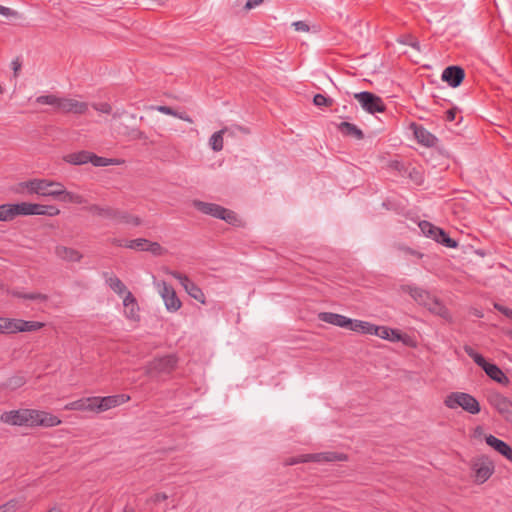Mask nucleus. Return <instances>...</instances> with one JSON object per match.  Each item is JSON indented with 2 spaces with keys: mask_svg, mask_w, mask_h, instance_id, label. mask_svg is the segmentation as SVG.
I'll return each instance as SVG.
<instances>
[{
  "mask_svg": "<svg viewBox=\"0 0 512 512\" xmlns=\"http://www.w3.org/2000/svg\"><path fill=\"white\" fill-rule=\"evenodd\" d=\"M17 319L0 317V334H15Z\"/></svg>",
  "mask_w": 512,
  "mask_h": 512,
  "instance_id": "obj_33",
  "label": "nucleus"
},
{
  "mask_svg": "<svg viewBox=\"0 0 512 512\" xmlns=\"http://www.w3.org/2000/svg\"><path fill=\"white\" fill-rule=\"evenodd\" d=\"M58 200L78 205L85 204L87 202L86 198L83 195L66 190L63 184L60 189V195L58 196Z\"/></svg>",
  "mask_w": 512,
  "mask_h": 512,
  "instance_id": "obj_26",
  "label": "nucleus"
},
{
  "mask_svg": "<svg viewBox=\"0 0 512 512\" xmlns=\"http://www.w3.org/2000/svg\"><path fill=\"white\" fill-rule=\"evenodd\" d=\"M309 459H311V462H335V461H345V460H347V456L342 453L328 451V452L309 454Z\"/></svg>",
  "mask_w": 512,
  "mask_h": 512,
  "instance_id": "obj_24",
  "label": "nucleus"
},
{
  "mask_svg": "<svg viewBox=\"0 0 512 512\" xmlns=\"http://www.w3.org/2000/svg\"><path fill=\"white\" fill-rule=\"evenodd\" d=\"M347 329L354 331V332L361 333V334H366V335H372L373 332L376 331V329H374V324H372L368 321H362V320L351 319V318H349V323H348Z\"/></svg>",
  "mask_w": 512,
  "mask_h": 512,
  "instance_id": "obj_25",
  "label": "nucleus"
},
{
  "mask_svg": "<svg viewBox=\"0 0 512 512\" xmlns=\"http://www.w3.org/2000/svg\"><path fill=\"white\" fill-rule=\"evenodd\" d=\"M88 103L74 98H61L58 110L63 113L82 115L88 111Z\"/></svg>",
  "mask_w": 512,
  "mask_h": 512,
  "instance_id": "obj_15",
  "label": "nucleus"
},
{
  "mask_svg": "<svg viewBox=\"0 0 512 512\" xmlns=\"http://www.w3.org/2000/svg\"><path fill=\"white\" fill-rule=\"evenodd\" d=\"M90 153L88 151H79L67 154L63 157V160L72 165H82L89 162Z\"/></svg>",
  "mask_w": 512,
  "mask_h": 512,
  "instance_id": "obj_30",
  "label": "nucleus"
},
{
  "mask_svg": "<svg viewBox=\"0 0 512 512\" xmlns=\"http://www.w3.org/2000/svg\"><path fill=\"white\" fill-rule=\"evenodd\" d=\"M15 217H17V215L14 204L0 205V221H12Z\"/></svg>",
  "mask_w": 512,
  "mask_h": 512,
  "instance_id": "obj_38",
  "label": "nucleus"
},
{
  "mask_svg": "<svg viewBox=\"0 0 512 512\" xmlns=\"http://www.w3.org/2000/svg\"><path fill=\"white\" fill-rule=\"evenodd\" d=\"M116 221L130 224L132 226H140L142 224V219L139 216L129 214L124 211L117 210Z\"/></svg>",
  "mask_w": 512,
  "mask_h": 512,
  "instance_id": "obj_34",
  "label": "nucleus"
},
{
  "mask_svg": "<svg viewBox=\"0 0 512 512\" xmlns=\"http://www.w3.org/2000/svg\"><path fill=\"white\" fill-rule=\"evenodd\" d=\"M106 283L108 286L117 294L122 295L127 293V288L125 284L116 276L110 275L106 278Z\"/></svg>",
  "mask_w": 512,
  "mask_h": 512,
  "instance_id": "obj_37",
  "label": "nucleus"
},
{
  "mask_svg": "<svg viewBox=\"0 0 512 512\" xmlns=\"http://www.w3.org/2000/svg\"><path fill=\"white\" fill-rule=\"evenodd\" d=\"M401 250H402L405 254H407V255L415 256V257H417V258H422V257H423V254H422V253H420V252H418V251H416V250H413V249H411V248H409V247H402V248H401Z\"/></svg>",
  "mask_w": 512,
  "mask_h": 512,
  "instance_id": "obj_53",
  "label": "nucleus"
},
{
  "mask_svg": "<svg viewBox=\"0 0 512 512\" xmlns=\"http://www.w3.org/2000/svg\"><path fill=\"white\" fill-rule=\"evenodd\" d=\"M19 69H20V64L18 62H13V70H14L15 74H17Z\"/></svg>",
  "mask_w": 512,
  "mask_h": 512,
  "instance_id": "obj_62",
  "label": "nucleus"
},
{
  "mask_svg": "<svg viewBox=\"0 0 512 512\" xmlns=\"http://www.w3.org/2000/svg\"><path fill=\"white\" fill-rule=\"evenodd\" d=\"M485 441L487 445L512 463V448L506 442L493 435H487Z\"/></svg>",
  "mask_w": 512,
  "mask_h": 512,
  "instance_id": "obj_18",
  "label": "nucleus"
},
{
  "mask_svg": "<svg viewBox=\"0 0 512 512\" xmlns=\"http://www.w3.org/2000/svg\"><path fill=\"white\" fill-rule=\"evenodd\" d=\"M494 307H495V309H497L499 312H501L505 316H507L509 318H512V309L504 307V306H502L500 304H495Z\"/></svg>",
  "mask_w": 512,
  "mask_h": 512,
  "instance_id": "obj_52",
  "label": "nucleus"
},
{
  "mask_svg": "<svg viewBox=\"0 0 512 512\" xmlns=\"http://www.w3.org/2000/svg\"><path fill=\"white\" fill-rule=\"evenodd\" d=\"M455 117H456V109H449L448 111H446V120L447 121H454L455 120Z\"/></svg>",
  "mask_w": 512,
  "mask_h": 512,
  "instance_id": "obj_56",
  "label": "nucleus"
},
{
  "mask_svg": "<svg viewBox=\"0 0 512 512\" xmlns=\"http://www.w3.org/2000/svg\"><path fill=\"white\" fill-rule=\"evenodd\" d=\"M34 215L57 216L60 214V209L55 205H42L35 203Z\"/></svg>",
  "mask_w": 512,
  "mask_h": 512,
  "instance_id": "obj_36",
  "label": "nucleus"
},
{
  "mask_svg": "<svg viewBox=\"0 0 512 512\" xmlns=\"http://www.w3.org/2000/svg\"><path fill=\"white\" fill-rule=\"evenodd\" d=\"M168 499V495L166 493H156L152 500L155 502V503H158V502H162V501H165Z\"/></svg>",
  "mask_w": 512,
  "mask_h": 512,
  "instance_id": "obj_55",
  "label": "nucleus"
},
{
  "mask_svg": "<svg viewBox=\"0 0 512 512\" xmlns=\"http://www.w3.org/2000/svg\"><path fill=\"white\" fill-rule=\"evenodd\" d=\"M465 71L459 66H449L442 73V80L447 82L451 87H458L464 80Z\"/></svg>",
  "mask_w": 512,
  "mask_h": 512,
  "instance_id": "obj_16",
  "label": "nucleus"
},
{
  "mask_svg": "<svg viewBox=\"0 0 512 512\" xmlns=\"http://www.w3.org/2000/svg\"><path fill=\"white\" fill-rule=\"evenodd\" d=\"M411 128L413 129L415 138L420 144L431 147L436 143V137L424 127L413 123Z\"/></svg>",
  "mask_w": 512,
  "mask_h": 512,
  "instance_id": "obj_22",
  "label": "nucleus"
},
{
  "mask_svg": "<svg viewBox=\"0 0 512 512\" xmlns=\"http://www.w3.org/2000/svg\"><path fill=\"white\" fill-rule=\"evenodd\" d=\"M354 98L359 102L363 110L369 114L383 113L386 105L381 97L368 91L354 94Z\"/></svg>",
  "mask_w": 512,
  "mask_h": 512,
  "instance_id": "obj_7",
  "label": "nucleus"
},
{
  "mask_svg": "<svg viewBox=\"0 0 512 512\" xmlns=\"http://www.w3.org/2000/svg\"><path fill=\"white\" fill-rule=\"evenodd\" d=\"M86 210L94 216L115 220L118 209H115L110 206H100L98 204H92L88 206Z\"/></svg>",
  "mask_w": 512,
  "mask_h": 512,
  "instance_id": "obj_23",
  "label": "nucleus"
},
{
  "mask_svg": "<svg viewBox=\"0 0 512 512\" xmlns=\"http://www.w3.org/2000/svg\"><path fill=\"white\" fill-rule=\"evenodd\" d=\"M305 462H311V459H309V454L289 458L286 460L285 463H286V465H294V464L305 463Z\"/></svg>",
  "mask_w": 512,
  "mask_h": 512,
  "instance_id": "obj_46",
  "label": "nucleus"
},
{
  "mask_svg": "<svg viewBox=\"0 0 512 512\" xmlns=\"http://www.w3.org/2000/svg\"><path fill=\"white\" fill-rule=\"evenodd\" d=\"M464 351L492 380L503 386H507L510 383L509 378L497 365L488 363L486 359L471 346H464Z\"/></svg>",
  "mask_w": 512,
  "mask_h": 512,
  "instance_id": "obj_3",
  "label": "nucleus"
},
{
  "mask_svg": "<svg viewBox=\"0 0 512 512\" xmlns=\"http://www.w3.org/2000/svg\"><path fill=\"white\" fill-rule=\"evenodd\" d=\"M47 512H60V511L58 510V508L53 507V508L49 509Z\"/></svg>",
  "mask_w": 512,
  "mask_h": 512,
  "instance_id": "obj_64",
  "label": "nucleus"
},
{
  "mask_svg": "<svg viewBox=\"0 0 512 512\" xmlns=\"http://www.w3.org/2000/svg\"><path fill=\"white\" fill-rule=\"evenodd\" d=\"M54 252L59 259L67 262H80L83 258L80 251L64 245H57Z\"/></svg>",
  "mask_w": 512,
  "mask_h": 512,
  "instance_id": "obj_19",
  "label": "nucleus"
},
{
  "mask_svg": "<svg viewBox=\"0 0 512 512\" xmlns=\"http://www.w3.org/2000/svg\"><path fill=\"white\" fill-rule=\"evenodd\" d=\"M193 205L200 212L211 215L215 218L225 220L228 223H233L237 219L236 214L233 211H230L217 204L194 201Z\"/></svg>",
  "mask_w": 512,
  "mask_h": 512,
  "instance_id": "obj_8",
  "label": "nucleus"
},
{
  "mask_svg": "<svg viewBox=\"0 0 512 512\" xmlns=\"http://www.w3.org/2000/svg\"><path fill=\"white\" fill-rule=\"evenodd\" d=\"M123 305H124L125 316L130 320L138 321L140 318L139 306L137 304L135 297L132 295L131 292L126 293L124 300H123Z\"/></svg>",
  "mask_w": 512,
  "mask_h": 512,
  "instance_id": "obj_20",
  "label": "nucleus"
},
{
  "mask_svg": "<svg viewBox=\"0 0 512 512\" xmlns=\"http://www.w3.org/2000/svg\"><path fill=\"white\" fill-rule=\"evenodd\" d=\"M177 365V358L174 355H166L160 358H155L146 367L145 372L147 375L154 373H171Z\"/></svg>",
  "mask_w": 512,
  "mask_h": 512,
  "instance_id": "obj_10",
  "label": "nucleus"
},
{
  "mask_svg": "<svg viewBox=\"0 0 512 512\" xmlns=\"http://www.w3.org/2000/svg\"><path fill=\"white\" fill-rule=\"evenodd\" d=\"M419 228L424 235L430 237L449 248L457 247V242L450 238L442 229L432 225L428 221H422L419 223Z\"/></svg>",
  "mask_w": 512,
  "mask_h": 512,
  "instance_id": "obj_9",
  "label": "nucleus"
},
{
  "mask_svg": "<svg viewBox=\"0 0 512 512\" xmlns=\"http://www.w3.org/2000/svg\"><path fill=\"white\" fill-rule=\"evenodd\" d=\"M313 103L318 107H330L333 105L334 100L332 98L326 97L323 94H316L313 98Z\"/></svg>",
  "mask_w": 512,
  "mask_h": 512,
  "instance_id": "obj_42",
  "label": "nucleus"
},
{
  "mask_svg": "<svg viewBox=\"0 0 512 512\" xmlns=\"http://www.w3.org/2000/svg\"><path fill=\"white\" fill-rule=\"evenodd\" d=\"M152 109L157 110L158 112L163 113L165 115H169V116H173V117L176 115V110H174L170 106L160 105V106H154V107H152Z\"/></svg>",
  "mask_w": 512,
  "mask_h": 512,
  "instance_id": "obj_47",
  "label": "nucleus"
},
{
  "mask_svg": "<svg viewBox=\"0 0 512 512\" xmlns=\"http://www.w3.org/2000/svg\"><path fill=\"white\" fill-rule=\"evenodd\" d=\"M12 295L15 296V297H18V298H23V293H19V292H12Z\"/></svg>",
  "mask_w": 512,
  "mask_h": 512,
  "instance_id": "obj_63",
  "label": "nucleus"
},
{
  "mask_svg": "<svg viewBox=\"0 0 512 512\" xmlns=\"http://www.w3.org/2000/svg\"><path fill=\"white\" fill-rule=\"evenodd\" d=\"M375 332L372 335L379 336L382 339H387L391 341H399L401 339V335L398 330L391 329L386 326H377L374 325Z\"/></svg>",
  "mask_w": 512,
  "mask_h": 512,
  "instance_id": "obj_28",
  "label": "nucleus"
},
{
  "mask_svg": "<svg viewBox=\"0 0 512 512\" xmlns=\"http://www.w3.org/2000/svg\"><path fill=\"white\" fill-rule=\"evenodd\" d=\"M92 107L103 114H111L112 113V106L107 102H100V103H94L92 104Z\"/></svg>",
  "mask_w": 512,
  "mask_h": 512,
  "instance_id": "obj_45",
  "label": "nucleus"
},
{
  "mask_svg": "<svg viewBox=\"0 0 512 512\" xmlns=\"http://www.w3.org/2000/svg\"><path fill=\"white\" fill-rule=\"evenodd\" d=\"M0 421L12 426L26 427H55L61 424V420L45 411L36 409H18L6 411L1 414Z\"/></svg>",
  "mask_w": 512,
  "mask_h": 512,
  "instance_id": "obj_1",
  "label": "nucleus"
},
{
  "mask_svg": "<svg viewBox=\"0 0 512 512\" xmlns=\"http://www.w3.org/2000/svg\"><path fill=\"white\" fill-rule=\"evenodd\" d=\"M263 2H264V0H247L246 4L244 6V10H246V11L252 10V9L258 7L259 5H261Z\"/></svg>",
  "mask_w": 512,
  "mask_h": 512,
  "instance_id": "obj_50",
  "label": "nucleus"
},
{
  "mask_svg": "<svg viewBox=\"0 0 512 512\" xmlns=\"http://www.w3.org/2000/svg\"><path fill=\"white\" fill-rule=\"evenodd\" d=\"M24 299L45 301L47 296L41 293H30L23 295Z\"/></svg>",
  "mask_w": 512,
  "mask_h": 512,
  "instance_id": "obj_49",
  "label": "nucleus"
},
{
  "mask_svg": "<svg viewBox=\"0 0 512 512\" xmlns=\"http://www.w3.org/2000/svg\"><path fill=\"white\" fill-rule=\"evenodd\" d=\"M318 319L325 323H328V324H331V325H334L337 327H341V328H346V329H347L348 323H349L348 317L341 315V314L332 313V312H320L318 314Z\"/></svg>",
  "mask_w": 512,
  "mask_h": 512,
  "instance_id": "obj_21",
  "label": "nucleus"
},
{
  "mask_svg": "<svg viewBox=\"0 0 512 512\" xmlns=\"http://www.w3.org/2000/svg\"><path fill=\"white\" fill-rule=\"evenodd\" d=\"M0 14L7 16L10 14V9L0 5Z\"/></svg>",
  "mask_w": 512,
  "mask_h": 512,
  "instance_id": "obj_58",
  "label": "nucleus"
},
{
  "mask_svg": "<svg viewBox=\"0 0 512 512\" xmlns=\"http://www.w3.org/2000/svg\"><path fill=\"white\" fill-rule=\"evenodd\" d=\"M148 245V240L145 238H138L134 240L125 241V247L129 249L146 251Z\"/></svg>",
  "mask_w": 512,
  "mask_h": 512,
  "instance_id": "obj_41",
  "label": "nucleus"
},
{
  "mask_svg": "<svg viewBox=\"0 0 512 512\" xmlns=\"http://www.w3.org/2000/svg\"><path fill=\"white\" fill-rule=\"evenodd\" d=\"M228 132V128L225 127L215 133H213L209 139V146L214 152H219L224 147V134Z\"/></svg>",
  "mask_w": 512,
  "mask_h": 512,
  "instance_id": "obj_32",
  "label": "nucleus"
},
{
  "mask_svg": "<svg viewBox=\"0 0 512 512\" xmlns=\"http://www.w3.org/2000/svg\"><path fill=\"white\" fill-rule=\"evenodd\" d=\"M45 326L44 323L39 321H26L23 319H17L16 333L19 332H33L40 330Z\"/></svg>",
  "mask_w": 512,
  "mask_h": 512,
  "instance_id": "obj_31",
  "label": "nucleus"
},
{
  "mask_svg": "<svg viewBox=\"0 0 512 512\" xmlns=\"http://www.w3.org/2000/svg\"><path fill=\"white\" fill-rule=\"evenodd\" d=\"M147 138H148V137H147V135H146L143 131H140V132L138 133V137H137V139H136V140H143V141H146V140H147Z\"/></svg>",
  "mask_w": 512,
  "mask_h": 512,
  "instance_id": "obj_61",
  "label": "nucleus"
},
{
  "mask_svg": "<svg viewBox=\"0 0 512 512\" xmlns=\"http://www.w3.org/2000/svg\"><path fill=\"white\" fill-rule=\"evenodd\" d=\"M175 118H178V119H181L185 122H188V123H193V119L187 115L186 113H180V112H177L176 111V115L174 116Z\"/></svg>",
  "mask_w": 512,
  "mask_h": 512,
  "instance_id": "obj_54",
  "label": "nucleus"
},
{
  "mask_svg": "<svg viewBox=\"0 0 512 512\" xmlns=\"http://www.w3.org/2000/svg\"><path fill=\"white\" fill-rule=\"evenodd\" d=\"M406 43L411 45L416 50H420V44L417 40H413L412 42H406Z\"/></svg>",
  "mask_w": 512,
  "mask_h": 512,
  "instance_id": "obj_59",
  "label": "nucleus"
},
{
  "mask_svg": "<svg viewBox=\"0 0 512 512\" xmlns=\"http://www.w3.org/2000/svg\"><path fill=\"white\" fill-rule=\"evenodd\" d=\"M15 205V211L17 216H30L34 215L35 211V203H29V202H21L16 203Z\"/></svg>",
  "mask_w": 512,
  "mask_h": 512,
  "instance_id": "obj_39",
  "label": "nucleus"
},
{
  "mask_svg": "<svg viewBox=\"0 0 512 512\" xmlns=\"http://www.w3.org/2000/svg\"><path fill=\"white\" fill-rule=\"evenodd\" d=\"M338 130L344 136H350L357 140H361L364 138L363 132L356 125L349 123V122H341L338 125Z\"/></svg>",
  "mask_w": 512,
  "mask_h": 512,
  "instance_id": "obj_29",
  "label": "nucleus"
},
{
  "mask_svg": "<svg viewBox=\"0 0 512 512\" xmlns=\"http://www.w3.org/2000/svg\"><path fill=\"white\" fill-rule=\"evenodd\" d=\"M399 290L402 293L409 294L418 304L427 307L434 298L428 291L412 285H401Z\"/></svg>",
  "mask_w": 512,
  "mask_h": 512,
  "instance_id": "obj_14",
  "label": "nucleus"
},
{
  "mask_svg": "<svg viewBox=\"0 0 512 512\" xmlns=\"http://www.w3.org/2000/svg\"><path fill=\"white\" fill-rule=\"evenodd\" d=\"M444 404L449 409L461 407L470 414H478L481 411L478 400L471 394L465 392H452L446 396Z\"/></svg>",
  "mask_w": 512,
  "mask_h": 512,
  "instance_id": "obj_4",
  "label": "nucleus"
},
{
  "mask_svg": "<svg viewBox=\"0 0 512 512\" xmlns=\"http://www.w3.org/2000/svg\"><path fill=\"white\" fill-rule=\"evenodd\" d=\"M296 31L308 32L310 30L308 24L304 21H296L292 24Z\"/></svg>",
  "mask_w": 512,
  "mask_h": 512,
  "instance_id": "obj_48",
  "label": "nucleus"
},
{
  "mask_svg": "<svg viewBox=\"0 0 512 512\" xmlns=\"http://www.w3.org/2000/svg\"><path fill=\"white\" fill-rule=\"evenodd\" d=\"M90 160L89 162L92 163L95 167H105L110 165H119L121 163L118 159L113 158H105L101 156H97L94 153H90Z\"/></svg>",
  "mask_w": 512,
  "mask_h": 512,
  "instance_id": "obj_35",
  "label": "nucleus"
},
{
  "mask_svg": "<svg viewBox=\"0 0 512 512\" xmlns=\"http://www.w3.org/2000/svg\"><path fill=\"white\" fill-rule=\"evenodd\" d=\"M487 401L503 419L512 425V400L498 391H491L487 396Z\"/></svg>",
  "mask_w": 512,
  "mask_h": 512,
  "instance_id": "obj_6",
  "label": "nucleus"
},
{
  "mask_svg": "<svg viewBox=\"0 0 512 512\" xmlns=\"http://www.w3.org/2000/svg\"><path fill=\"white\" fill-rule=\"evenodd\" d=\"M64 409L69 411H88L97 413L96 396L81 398L67 403L64 406Z\"/></svg>",
  "mask_w": 512,
  "mask_h": 512,
  "instance_id": "obj_17",
  "label": "nucleus"
},
{
  "mask_svg": "<svg viewBox=\"0 0 512 512\" xmlns=\"http://www.w3.org/2000/svg\"><path fill=\"white\" fill-rule=\"evenodd\" d=\"M169 274L179 280L180 284L183 286L185 291L195 300L199 301L202 304L206 303V297L203 291L186 275H183L177 271H169Z\"/></svg>",
  "mask_w": 512,
  "mask_h": 512,
  "instance_id": "obj_11",
  "label": "nucleus"
},
{
  "mask_svg": "<svg viewBox=\"0 0 512 512\" xmlns=\"http://www.w3.org/2000/svg\"><path fill=\"white\" fill-rule=\"evenodd\" d=\"M146 249V251L152 253L155 256L163 255L166 252V250L158 242H151L149 240Z\"/></svg>",
  "mask_w": 512,
  "mask_h": 512,
  "instance_id": "obj_43",
  "label": "nucleus"
},
{
  "mask_svg": "<svg viewBox=\"0 0 512 512\" xmlns=\"http://www.w3.org/2000/svg\"><path fill=\"white\" fill-rule=\"evenodd\" d=\"M22 186L30 194L58 199L62 183L44 178H35L22 183Z\"/></svg>",
  "mask_w": 512,
  "mask_h": 512,
  "instance_id": "obj_2",
  "label": "nucleus"
},
{
  "mask_svg": "<svg viewBox=\"0 0 512 512\" xmlns=\"http://www.w3.org/2000/svg\"><path fill=\"white\" fill-rule=\"evenodd\" d=\"M18 509V501L11 499L0 506V512H15Z\"/></svg>",
  "mask_w": 512,
  "mask_h": 512,
  "instance_id": "obj_44",
  "label": "nucleus"
},
{
  "mask_svg": "<svg viewBox=\"0 0 512 512\" xmlns=\"http://www.w3.org/2000/svg\"><path fill=\"white\" fill-rule=\"evenodd\" d=\"M130 400V396L126 394H118L112 396L99 397L96 396L97 413L105 412L115 408Z\"/></svg>",
  "mask_w": 512,
  "mask_h": 512,
  "instance_id": "obj_13",
  "label": "nucleus"
},
{
  "mask_svg": "<svg viewBox=\"0 0 512 512\" xmlns=\"http://www.w3.org/2000/svg\"><path fill=\"white\" fill-rule=\"evenodd\" d=\"M112 244L116 245V246H119V247H121V246L125 247V242L122 241V240H119V239H113L112 240Z\"/></svg>",
  "mask_w": 512,
  "mask_h": 512,
  "instance_id": "obj_60",
  "label": "nucleus"
},
{
  "mask_svg": "<svg viewBox=\"0 0 512 512\" xmlns=\"http://www.w3.org/2000/svg\"><path fill=\"white\" fill-rule=\"evenodd\" d=\"M430 312L442 317L445 320H451V315L446 306L441 303L436 297L426 307Z\"/></svg>",
  "mask_w": 512,
  "mask_h": 512,
  "instance_id": "obj_27",
  "label": "nucleus"
},
{
  "mask_svg": "<svg viewBox=\"0 0 512 512\" xmlns=\"http://www.w3.org/2000/svg\"><path fill=\"white\" fill-rule=\"evenodd\" d=\"M140 131H141V130H140V129H138V128H133V129H131V130L127 133V135H128V136H130V137H131V139L136 140V139H137V137H138V133H139Z\"/></svg>",
  "mask_w": 512,
  "mask_h": 512,
  "instance_id": "obj_57",
  "label": "nucleus"
},
{
  "mask_svg": "<svg viewBox=\"0 0 512 512\" xmlns=\"http://www.w3.org/2000/svg\"><path fill=\"white\" fill-rule=\"evenodd\" d=\"M61 97H57L56 95H41L36 98V102L41 105H51L54 106L57 110L59 108Z\"/></svg>",
  "mask_w": 512,
  "mask_h": 512,
  "instance_id": "obj_40",
  "label": "nucleus"
},
{
  "mask_svg": "<svg viewBox=\"0 0 512 512\" xmlns=\"http://www.w3.org/2000/svg\"><path fill=\"white\" fill-rule=\"evenodd\" d=\"M159 293L164 300L165 306L169 311H177L181 307V301L177 297L174 288L162 281L157 284Z\"/></svg>",
  "mask_w": 512,
  "mask_h": 512,
  "instance_id": "obj_12",
  "label": "nucleus"
},
{
  "mask_svg": "<svg viewBox=\"0 0 512 512\" xmlns=\"http://www.w3.org/2000/svg\"><path fill=\"white\" fill-rule=\"evenodd\" d=\"M470 468L474 482L483 484L493 475L495 465L487 456H480L471 461Z\"/></svg>",
  "mask_w": 512,
  "mask_h": 512,
  "instance_id": "obj_5",
  "label": "nucleus"
},
{
  "mask_svg": "<svg viewBox=\"0 0 512 512\" xmlns=\"http://www.w3.org/2000/svg\"><path fill=\"white\" fill-rule=\"evenodd\" d=\"M25 383L22 377H14L9 380V386L13 388H17L22 386Z\"/></svg>",
  "mask_w": 512,
  "mask_h": 512,
  "instance_id": "obj_51",
  "label": "nucleus"
}]
</instances>
